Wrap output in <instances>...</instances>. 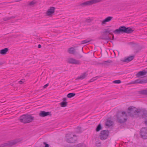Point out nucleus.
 Wrapping results in <instances>:
<instances>
[{
	"label": "nucleus",
	"instance_id": "nucleus-1",
	"mask_svg": "<svg viewBox=\"0 0 147 147\" xmlns=\"http://www.w3.org/2000/svg\"><path fill=\"white\" fill-rule=\"evenodd\" d=\"M117 120V122L120 124L125 122L127 120V115L125 111L119 112L116 115Z\"/></svg>",
	"mask_w": 147,
	"mask_h": 147
},
{
	"label": "nucleus",
	"instance_id": "nucleus-2",
	"mask_svg": "<svg viewBox=\"0 0 147 147\" xmlns=\"http://www.w3.org/2000/svg\"><path fill=\"white\" fill-rule=\"evenodd\" d=\"M134 30L130 27L126 28L124 26L120 27L118 29H117L113 31L115 34L122 33H123L127 34L131 33L134 31Z\"/></svg>",
	"mask_w": 147,
	"mask_h": 147
},
{
	"label": "nucleus",
	"instance_id": "nucleus-3",
	"mask_svg": "<svg viewBox=\"0 0 147 147\" xmlns=\"http://www.w3.org/2000/svg\"><path fill=\"white\" fill-rule=\"evenodd\" d=\"M138 110V109H136V108L135 107L133 106L129 107L127 112V116H128L132 117H137L138 116H139V113Z\"/></svg>",
	"mask_w": 147,
	"mask_h": 147
},
{
	"label": "nucleus",
	"instance_id": "nucleus-4",
	"mask_svg": "<svg viewBox=\"0 0 147 147\" xmlns=\"http://www.w3.org/2000/svg\"><path fill=\"white\" fill-rule=\"evenodd\" d=\"M34 118L31 115H24L20 117V120L21 122L26 123L32 122Z\"/></svg>",
	"mask_w": 147,
	"mask_h": 147
},
{
	"label": "nucleus",
	"instance_id": "nucleus-5",
	"mask_svg": "<svg viewBox=\"0 0 147 147\" xmlns=\"http://www.w3.org/2000/svg\"><path fill=\"white\" fill-rule=\"evenodd\" d=\"M80 50L83 52V48L79 47L77 46H75L68 48L67 50V52L71 54H79L78 52Z\"/></svg>",
	"mask_w": 147,
	"mask_h": 147
},
{
	"label": "nucleus",
	"instance_id": "nucleus-6",
	"mask_svg": "<svg viewBox=\"0 0 147 147\" xmlns=\"http://www.w3.org/2000/svg\"><path fill=\"white\" fill-rule=\"evenodd\" d=\"M20 141V139H16L7 142L5 143L1 144L0 145V147H11L13 145L16 144Z\"/></svg>",
	"mask_w": 147,
	"mask_h": 147
},
{
	"label": "nucleus",
	"instance_id": "nucleus-7",
	"mask_svg": "<svg viewBox=\"0 0 147 147\" xmlns=\"http://www.w3.org/2000/svg\"><path fill=\"white\" fill-rule=\"evenodd\" d=\"M102 0H90L84 2L80 4V6L84 7L86 6L91 5L92 4L101 2Z\"/></svg>",
	"mask_w": 147,
	"mask_h": 147
},
{
	"label": "nucleus",
	"instance_id": "nucleus-8",
	"mask_svg": "<svg viewBox=\"0 0 147 147\" xmlns=\"http://www.w3.org/2000/svg\"><path fill=\"white\" fill-rule=\"evenodd\" d=\"M112 30L109 28L105 29L103 32V37L102 38V39L105 40H110L111 38L107 36V33H109V34H112Z\"/></svg>",
	"mask_w": 147,
	"mask_h": 147
},
{
	"label": "nucleus",
	"instance_id": "nucleus-9",
	"mask_svg": "<svg viewBox=\"0 0 147 147\" xmlns=\"http://www.w3.org/2000/svg\"><path fill=\"white\" fill-rule=\"evenodd\" d=\"M77 139L76 135H73L67 136L66 141L68 143H74L76 142Z\"/></svg>",
	"mask_w": 147,
	"mask_h": 147
},
{
	"label": "nucleus",
	"instance_id": "nucleus-10",
	"mask_svg": "<svg viewBox=\"0 0 147 147\" xmlns=\"http://www.w3.org/2000/svg\"><path fill=\"white\" fill-rule=\"evenodd\" d=\"M138 111L140 112L139 113V116H138V117L144 119H146L147 117V111L145 109H138Z\"/></svg>",
	"mask_w": 147,
	"mask_h": 147
},
{
	"label": "nucleus",
	"instance_id": "nucleus-11",
	"mask_svg": "<svg viewBox=\"0 0 147 147\" xmlns=\"http://www.w3.org/2000/svg\"><path fill=\"white\" fill-rule=\"evenodd\" d=\"M109 131L108 130H104L102 131L100 136V139L102 140H104L107 138L109 135Z\"/></svg>",
	"mask_w": 147,
	"mask_h": 147
},
{
	"label": "nucleus",
	"instance_id": "nucleus-12",
	"mask_svg": "<svg viewBox=\"0 0 147 147\" xmlns=\"http://www.w3.org/2000/svg\"><path fill=\"white\" fill-rule=\"evenodd\" d=\"M140 135L141 137L143 139H147V127H143L141 129Z\"/></svg>",
	"mask_w": 147,
	"mask_h": 147
},
{
	"label": "nucleus",
	"instance_id": "nucleus-13",
	"mask_svg": "<svg viewBox=\"0 0 147 147\" xmlns=\"http://www.w3.org/2000/svg\"><path fill=\"white\" fill-rule=\"evenodd\" d=\"M134 57V56H130L127 57H125L121 60V61L123 62L128 63L133 60Z\"/></svg>",
	"mask_w": 147,
	"mask_h": 147
},
{
	"label": "nucleus",
	"instance_id": "nucleus-14",
	"mask_svg": "<svg viewBox=\"0 0 147 147\" xmlns=\"http://www.w3.org/2000/svg\"><path fill=\"white\" fill-rule=\"evenodd\" d=\"M67 62L70 64H79L80 63L79 61L71 58L68 59Z\"/></svg>",
	"mask_w": 147,
	"mask_h": 147
},
{
	"label": "nucleus",
	"instance_id": "nucleus-15",
	"mask_svg": "<svg viewBox=\"0 0 147 147\" xmlns=\"http://www.w3.org/2000/svg\"><path fill=\"white\" fill-rule=\"evenodd\" d=\"M55 8L54 7H51L46 12L47 15L48 16H52L54 14Z\"/></svg>",
	"mask_w": 147,
	"mask_h": 147
},
{
	"label": "nucleus",
	"instance_id": "nucleus-16",
	"mask_svg": "<svg viewBox=\"0 0 147 147\" xmlns=\"http://www.w3.org/2000/svg\"><path fill=\"white\" fill-rule=\"evenodd\" d=\"M51 115V112H45V111H41L39 113V115L41 117H45L46 116Z\"/></svg>",
	"mask_w": 147,
	"mask_h": 147
},
{
	"label": "nucleus",
	"instance_id": "nucleus-17",
	"mask_svg": "<svg viewBox=\"0 0 147 147\" xmlns=\"http://www.w3.org/2000/svg\"><path fill=\"white\" fill-rule=\"evenodd\" d=\"M112 62L111 60H108L107 61H104L101 63H99L98 64L103 66L105 67H107L109 66L111 63Z\"/></svg>",
	"mask_w": 147,
	"mask_h": 147
},
{
	"label": "nucleus",
	"instance_id": "nucleus-18",
	"mask_svg": "<svg viewBox=\"0 0 147 147\" xmlns=\"http://www.w3.org/2000/svg\"><path fill=\"white\" fill-rule=\"evenodd\" d=\"M147 83V79H143L142 80L137 79L134 81L131 84H135L136 83Z\"/></svg>",
	"mask_w": 147,
	"mask_h": 147
},
{
	"label": "nucleus",
	"instance_id": "nucleus-19",
	"mask_svg": "<svg viewBox=\"0 0 147 147\" xmlns=\"http://www.w3.org/2000/svg\"><path fill=\"white\" fill-rule=\"evenodd\" d=\"M88 74L87 72H85L81 74V75L78 76L76 79V80H82L85 78L87 76Z\"/></svg>",
	"mask_w": 147,
	"mask_h": 147
},
{
	"label": "nucleus",
	"instance_id": "nucleus-20",
	"mask_svg": "<svg viewBox=\"0 0 147 147\" xmlns=\"http://www.w3.org/2000/svg\"><path fill=\"white\" fill-rule=\"evenodd\" d=\"M113 18V17L111 16H109L106 18L105 19L103 20L101 23L102 25H103L105 24L107 22H109Z\"/></svg>",
	"mask_w": 147,
	"mask_h": 147
},
{
	"label": "nucleus",
	"instance_id": "nucleus-21",
	"mask_svg": "<svg viewBox=\"0 0 147 147\" xmlns=\"http://www.w3.org/2000/svg\"><path fill=\"white\" fill-rule=\"evenodd\" d=\"M147 74V71L144 70L142 71H139L136 74V76L138 77H139L140 76L146 75Z\"/></svg>",
	"mask_w": 147,
	"mask_h": 147
},
{
	"label": "nucleus",
	"instance_id": "nucleus-22",
	"mask_svg": "<svg viewBox=\"0 0 147 147\" xmlns=\"http://www.w3.org/2000/svg\"><path fill=\"white\" fill-rule=\"evenodd\" d=\"M141 50L140 47L139 45H136L135 46L134 48V52L135 54L140 52Z\"/></svg>",
	"mask_w": 147,
	"mask_h": 147
},
{
	"label": "nucleus",
	"instance_id": "nucleus-23",
	"mask_svg": "<svg viewBox=\"0 0 147 147\" xmlns=\"http://www.w3.org/2000/svg\"><path fill=\"white\" fill-rule=\"evenodd\" d=\"M8 51V48H5L4 49L1 50L0 51V53L1 54H5Z\"/></svg>",
	"mask_w": 147,
	"mask_h": 147
},
{
	"label": "nucleus",
	"instance_id": "nucleus-24",
	"mask_svg": "<svg viewBox=\"0 0 147 147\" xmlns=\"http://www.w3.org/2000/svg\"><path fill=\"white\" fill-rule=\"evenodd\" d=\"M113 124V122L112 121L109 120H107L105 125L107 126H110L112 125Z\"/></svg>",
	"mask_w": 147,
	"mask_h": 147
},
{
	"label": "nucleus",
	"instance_id": "nucleus-25",
	"mask_svg": "<svg viewBox=\"0 0 147 147\" xmlns=\"http://www.w3.org/2000/svg\"><path fill=\"white\" fill-rule=\"evenodd\" d=\"M102 129V127L101 126V124L99 123L98 125L97 126L96 129V131L98 132L100 131V130Z\"/></svg>",
	"mask_w": 147,
	"mask_h": 147
},
{
	"label": "nucleus",
	"instance_id": "nucleus-26",
	"mask_svg": "<svg viewBox=\"0 0 147 147\" xmlns=\"http://www.w3.org/2000/svg\"><path fill=\"white\" fill-rule=\"evenodd\" d=\"M36 3V2L35 1L33 0L30 2L28 4V5L31 7H33Z\"/></svg>",
	"mask_w": 147,
	"mask_h": 147
},
{
	"label": "nucleus",
	"instance_id": "nucleus-27",
	"mask_svg": "<svg viewBox=\"0 0 147 147\" xmlns=\"http://www.w3.org/2000/svg\"><path fill=\"white\" fill-rule=\"evenodd\" d=\"M76 95L74 93H70L68 94L67 95V96L68 98H71L74 96Z\"/></svg>",
	"mask_w": 147,
	"mask_h": 147
},
{
	"label": "nucleus",
	"instance_id": "nucleus-28",
	"mask_svg": "<svg viewBox=\"0 0 147 147\" xmlns=\"http://www.w3.org/2000/svg\"><path fill=\"white\" fill-rule=\"evenodd\" d=\"M67 102H62L60 103L62 107H65L67 105Z\"/></svg>",
	"mask_w": 147,
	"mask_h": 147
},
{
	"label": "nucleus",
	"instance_id": "nucleus-29",
	"mask_svg": "<svg viewBox=\"0 0 147 147\" xmlns=\"http://www.w3.org/2000/svg\"><path fill=\"white\" fill-rule=\"evenodd\" d=\"M101 76H96V77L93 78L92 79H90V82H92L96 80L98 78L101 77Z\"/></svg>",
	"mask_w": 147,
	"mask_h": 147
},
{
	"label": "nucleus",
	"instance_id": "nucleus-30",
	"mask_svg": "<svg viewBox=\"0 0 147 147\" xmlns=\"http://www.w3.org/2000/svg\"><path fill=\"white\" fill-rule=\"evenodd\" d=\"M75 147H86V145L82 143H80L77 144L76 146Z\"/></svg>",
	"mask_w": 147,
	"mask_h": 147
},
{
	"label": "nucleus",
	"instance_id": "nucleus-31",
	"mask_svg": "<svg viewBox=\"0 0 147 147\" xmlns=\"http://www.w3.org/2000/svg\"><path fill=\"white\" fill-rule=\"evenodd\" d=\"M92 40L86 39L84 40H82L81 41V44H86L87 43L89 42L90 41H92Z\"/></svg>",
	"mask_w": 147,
	"mask_h": 147
},
{
	"label": "nucleus",
	"instance_id": "nucleus-32",
	"mask_svg": "<svg viewBox=\"0 0 147 147\" xmlns=\"http://www.w3.org/2000/svg\"><path fill=\"white\" fill-rule=\"evenodd\" d=\"M76 131L77 133H78L81 132L82 131L81 127L79 126L77 127L76 128Z\"/></svg>",
	"mask_w": 147,
	"mask_h": 147
},
{
	"label": "nucleus",
	"instance_id": "nucleus-33",
	"mask_svg": "<svg viewBox=\"0 0 147 147\" xmlns=\"http://www.w3.org/2000/svg\"><path fill=\"white\" fill-rule=\"evenodd\" d=\"M14 18V17H6L3 18V20L4 21H7L9 20L10 19L13 18Z\"/></svg>",
	"mask_w": 147,
	"mask_h": 147
},
{
	"label": "nucleus",
	"instance_id": "nucleus-34",
	"mask_svg": "<svg viewBox=\"0 0 147 147\" xmlns=\"http://www.w3.org/2000/svg\"><path fill=\"white\" fill-rule=\"evenodd\" d=\"M140 93L141 94L147 95V90H141L140 91Z\"/></svg>",
	"mask_w": 147,
	"mask_h": 147
},
{
	"label": "nucleus",
	"instance_id": "nucleus-35",
	"mask_svg": "<svg viewBox=\"0 0 147 147\" xmlns=\"http://www.w3.org/2000/svg\"><path fill=\"white\" fill-rule=\"evenodd\" d=\"M113 82L115 84H120L121 82V81L120 80H117L114 81Z\"/></svg>",
	"mask_w": 147,
	"mask_h": 147
},
{
	"label": "nucleus",
	"instance_id": "nucleus-36",
	"mask_svg": "<svg viewBox=\"0 0 147 147\" xmlns=\"http://www.w3.org/2000/svg\"><path fill=\"white\" fill-rule=\"evenodd\" d=\"M24 79H22L19 82V83L20 84H22V83H24Z\"/></svg>",
	"mask_w": 147,
	"mask_h": 147
},
{
	"label": "nucleus",
	"instance_id": "nucleus-37",
	"mask_svg": "<svg viewBox=\"0 0 147 147\" xmlns=\"http://www.w3.org/2000/svg\"><path fill=\"white\" fill-rule=\"evenodd\" d=\"M43 143L45 145V146L44 147H49V144H47L46 142H43Z\"/></svg>",
	"mask_w": 147,
	"mask_h": 147
},
{
	"label": "nucleus",
	"instance_id": "nucleus-38",
	"mask_svg": "<svg viewBox=\"0 0 147 147\" xmlns=\"http://www.w3.org/2000/svg\"><path fill=\"white\" fill-rule=\"evenodd\" d=\"M49 83L47 84H46V85H45L43 86V88H46L49 86Z\"/></svg>",
	"mask_w": 147,
	"mask_h": 147
},
{
	"label": "nucleus",
	"instance_id": "nucleus-39",
	"mask_svg": "<svg viewBox=\"0 0 147 147\" xmlns=\"http://www.w3.org/2000/svg\"><path fill=\"white\" fill-rule=\"evenodd\" d=\"M63 102H66L67 99L65 98H63Z\"/></svg>",
	"mask_w": 147,
	"mask_h": 147
},
{
	"label": "nucleus",
	"instance_id": "nucleus-40",
	"mask_svg": "<svg viewBox=\"0 0 147 147\" xmlns=\"http://www.w3.org/2000/svg\"><path fill=\"white\" fill-rule=\"evenodd\" d=\"M111 34L112 36V40H113L114 38V36L113 34L112 33V34Z\"/></svg>",
	"mask_w": 147,
	"mask_h": 147
},
{
	"label": "nucleus",
	"instance_id": "nucleus-41",
	"mask_svg": "<svg viewBox=\"0 0 147 147\" xmlns=\"http://www.w3.org/2000/svg\"><path fill=\"white\" fill-rule=\"evenodd\" d=\"M41 47V46L39 44L38 45V48H40Z\"/></svg>",
	"mask_w": 147,
	"mask_h": 147
},
{
	"label": "nucleus",
	"instance_id": "nucleus-42",
	"mask_svg": "<svg viewBox=\"0 0 147 147\" xmlns=\"http://www.w3.org/2000/svg\"><path fill=\"white\" fill-rule=\"evenodd\" d=\"M145 123L147 125V119L145 121Z\"/></svg>",
	"mask_w": 147,
	"mask_h": 147
},
{
	"label": "nucleus",
	"instance_id": "nucleus-43",
	"mask_svg": "<svg viewBox=\"0 0 147 147\" xmlns=\"http://www.w3.org/2000/svg\"><path fill=\"white\" fill-rule=\"evenodd\" d=\"M21 0H16V1H21Z\"/></svg>",
	"mask_w": 147,
	"mask_h": 147
},
{
	"label": "nucleus",
	"instance_id": "nucleus-44",
	"mask_svg": "<svg viewBox=\"0 0 147 147\" xmlns=\"http://www.w3.org/2000/svg\"><path fill=\"white\" fill-rule=\"evenodd\" d=\"M3 64L2 63H0V65H2Z\"/></svg>",
	"mask_w": 147,
	"mask_h": 147
},
{
	"label": "nucleus",
	"instance_id": "nucleus-45",
	"mask_svg": "<svg viewBox=\"0 0 147 147\" xmlns=\"http://www.w3.org/2000/svg\"><path fill=\"white\" fill-rule=\"evenodd\" d=\"M113 52H114V54L115 55L116 54H115V52H114V51H113Z\"/></svg>",
	"mask_w": 147,
	"mask_h": 147
}]
</instances>
